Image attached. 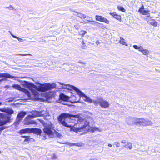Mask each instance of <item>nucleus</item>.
Returning a JSON list of instances; mask_svg holds the SVG:
<instances>
[{
  "instance_id": "obj_35",
  "label": "nucleus",
  "mask_w": 160,
  "mask_h": 160,
  "mask_svg": "<svg viewBox=\"0 0 160 160\" xmlns=\"http://www.w3.org/2000/svg\"><path fill=\"white\" fill-rule=\"evenodd\" d=\"M102 22H104L107 24H109V20H108L106 18H103L102 21Z\"/></svg>"
},
{
  "instance_id": "obj_27",
  "label": "nucleus",
  "mask_w": 160,
  "mask_h": 160,
  "mask_svg": "<svg viewBox=\"0 0 160 160\" xmlns=\"http://www.w3.org/2000/svg\"><path fill=\"white\" fill-rule=\"evenodd\" d=\"M75 12L78 14V16L81 18H85L86 17V15L84 14L78 12Z\"/></svg>"
},
{
  "instance_id": "obj_31",
  "label": "nucleus",
  "mask_w": 160,
  "mask_h": 160,
  "mask_svg": "<svg viewBox=\"0 0 160 160\" xmlns=\"http://www.w3.org/2000/svg\"><path fill=\"white\" fill-rule=\"evenodd\" d=\"M9 32L12 35V36L13 38H17V39H18V41H19V42H23V40H22V39L20 38H18V37H17L14 35H13L12 33L10 31H9Z\"/></svg>"
},
{
  "instance_id": "obj_24",
  "label": "nucleus",
  "mask_w": 160,
  "mask_h": 160,
  "mask_svg": "<svg viewBox=\"0 0 160 160\" xmlns=\"http://www.w3.org/2000/svg\"><path fill=\"white\" fill-rule=\"evenodd\" d=\"M123 146L127 148L131 149L132 148V145L131 142H127L126 143V144L124 145Z\"/></svg>"
},
{
  "instance_id": "obj_14",
  "label": "nucleus",
  "mask_w": 160,
  "mask_h": 160,
  "mask_svg": "<svg viewBox=\"0 0 160 160\" xmlns=\"http://www.w3.org/2000/svg\"><path fill=\"white\" fill-rule=\"evenodd\" d=\"M60 100L64 101H68L69 99V97L63 93H62L59 95Z\"/></svg>"
},
{
  "instance_id": "obj_21",
  "label": "nucleus",
  "mask_w": 160,
  "mask_h": 160,
  "mask_svg": "<svg viewBox=\"0 0 160 160\" xmlns=\"http://www.w3.org/2000/svg\"><path fill=\"white\" fill-rule=\"evenodd\" d=\"M40 117L42 116H49V114L47 110H42L40 111Z\"/></svg>"
},
{
  "instance_id": "obj_38",
  "label": "nucleus",
  "mask_w": 160,
  "mask_h": 160,
  "mask_svg": "<svg viewBox=\"0 0 160 160\" xmlns=\"http://www.w3.org/2000/svg\"><path fill=\"white\" fill-rule=\"evenodd\" d=\"M58 83L59 84L62 85V87H61V88H63V89H66V88H67V84H63V83H61V82H58Z\"/></svg>"
},
{
  "instance_id": "obj_34",
  "label": "nucleus",
  "mask_w": 160,
  "mask_h": 160,
  "mask_svg": "<svg viewBox=\"0 0 160 160\" xmlns=\"http://www.w3.org/2000/svg\"><path fill=\"white\" fill-rule=\"evenodd\" d=\"M118 8L119 10L123 12H125L126 11L125 9L122 6H118Z\"/></svg>"
},
{
  "instance_id": "obj_3",
  "label": "nucleus",
  "mask_w": 160,
  "mask_h": 160,
  "mask_svg": "<svg viewBox=\"0 0 160 160\" xmlns=\"http://www.w3.org/2000/svg\"><path fill=\"white\" fill-rule=\"evenodd\" d=\"M78 124V127L73 126V124L68 125L65 122H63L62 124L65 125L66 127L70 128V131H72L76 132L82 131H88L90 128L89 125V122L82 118L79 117Z\"/></svg>"
},
{
  "instance_id": "obj_54",
  "label": "nucleus",
  "mask_w": 160,
  "mask_h": 160,
  "mask_svg": "<svg viewBox=\"0 0 160 160\" xmlns=\"http://www.w3.org/2000/svg\"><path fill=\"white\" fill-rule=\"evenodd\" d=\"M90 160H94L93 159H90Z\"/></svg>"
},
{
  "instance_id": "obj_6",
  "label": "nucleus",
  "mask_w": 160,
  "mask_h": 160,
  "mask_svg": "<svg viewBox=\"0 0 160 160\" xmlns=\"http://www.w3.org/2000/svg\"><path fill=\"white\" fill-rule=\"evenodd\" d=\"M136 124L140 126H150L153 124V122L147 118H140L136 119Z\"/></svg>"
},
{
  "instance_id": "obj_9",
  "label": "nucleus",
  "mask_w": 160,
  "mask_h": 160,
  "mask_svg": "<svg viewBox=\"0 0 160 160\" xmlns=\"http://www.w3.org/2000/svg\"><path fill=\"white\" fill-rule=\"evenodd\" d=\"M94 102L95 105L99 104L101 107L104 108H107L110 106V104L108 101L104 100L101 97L98 98L96 102Z\"/></svg>"
},
{
  "instance_id": "obj_40",
  "label": "nucleus",
  "mask_w": 160,
  "mask_h": 160,
  "mask_svg": "<svg viewBox=\"0 0 160 160\" xmlns=\"http://www.w3.org/2000/svg\"><path fill=\"white\" fill-rule=\"evenodd\" d=\"M98 22L95 21H93L92 20L90 22V23L93 25H95Z\"/></svg>"
},
{
  "instance_id": "obj_55",
  "label": "nucleus",
  "mask_w": 160,
  "mask_h": 160,
  "mask_svg": "<svg viewBox=\"0 0 160 160\" xmlns=\"http://www.w3.org/2000/svg\"><path fill=\"white\" fill-rule=\"evenodd\" d=\"M2 102H0V106H1L2 105Z\"/></svg>"
},
{
  "instance_id": "obj_37",
  "label": "nucleus",
  "mask_w": 160,
  "mask_h": 160,
  "mask_svg": "<svg viewBox=\"0 0 160 160\" xmlns=\"http://www.w3.org/2000/svg\"><path fill=\"white\" fill-rule=\"evenodd\" d=\"M87 18V20H86V21H84L85 23H87L88 22L87 21L90 22L92 20V18L90 17H88Z\"/></svg>"
},
{
  "instance_id": "obj_4",
  "label": "nucleus",
  "mask_w": 160,
  "mask_h": 160,
  "mask_svg": "<svg viewBox=\"0 0 160 160\" xmlns=\"http://www.w3.org/2000/svg\"><path fill=\"white\" fill-rule=\"evenodd\" d=\"M0 111L8 114L0 113V126H2L10 121V119L11 117L10 115L12 114L14 112V111L12 109L9 108H0Z\"/></svg>"
},
{
  "instance_id": "obj_36",
  "label": "nucleus",
  "mask_w": 160,
  "mask_h": 160,
  "mask_svg": "<svg viewBox=\"0 0 160 160\" xmlns=\"http://www.w3.org/2000/svg\"><path fill=\"white\" fill-rule=\"evenodd\" d=\"M114 144L115 145L117 148H118L120 147V143L118 141L114 142Z\"/></svg>"
},
{
  "instance_id": "obj_43",
  "label": "nucleus",
  "mask_w": 160,
  "mask_h": 160,
  "mask_svg": "<svg viewBox=\"0 0 160 160\" xmlns=\"http://www.w3.org/2000/svg\"><path fill=\"white\" fill-rule=\"evenodd\" d=\"M16 55H19L21 56H25L27 55H29V56H32V55L31 54H17Z\"/></svg>"
},
{
  "instance_id": "obj_13",
  "label": "nucleus",
  "mask_w": 160,
  "mask_h": 160,
  "mask_svg": "<svg viewBox=\"0 0 160 160\" xmlns=\"http://www.w3.org/2000/svg\"><path fill=\"white\" fill-rule=\"evenodd\" d=\"M2 77H5L9 78H18V77H15L9 74H8L7 73H0V78Z\"/></svg>"
},
{
  "instance_id": "obj_15",
  "label": "nucleus",
  "mask_w": 160,
  "mask_h": 160,
  "mask_svg": "<svg viewBox=\"0 0 160 160\" xmlns=\"http://www.w3.org/2000/svg\"><path fill=\"white\" fill-rule=\"evenodd\" d=\"M32 115H29L32 118H35L36 117H40V111L38 112L36 111H32L31 112Z\"/></svg>"
},
{
  "instance_id": "obj_22",
  "label": "nucleus",
  "mask_w": 160,
  "mask_h": 160,
  "mask_svg": "<svg viewBox=\"0 0 160 160\" xmlns=\"http://www.w3.org/2000/svg\"><path fill=\"white\" fill-rule=\"evenodd\" d=\"M110 14L118 20L121 19V17L120 15L117 14L116 12L110 13Z\"/></svg>"
},
{
  "instance_id": "obj_25",
  "label": "nucleus",
  "mask_w": 160,
  "mask_h": 160,
  "mask_svg": "<svg viewBox=\"0 0 160 160\" xmlns=\"http://www.w3.org/2000/svg\"><path fill=\"white\" fill-rule=\"evenodd\" d=\"M119 42L122 44L128 46V45L126 42L125 40L122 38H120V40Z\"/></svg>"
},
{
  "instance_id": "obj_19",
  "label": "nucleus",
  "mask_w": 160,
  "mask_h": 160,
  "mask_svg": "<svg viewBox=\"0 0 160 160\" xmlns=\"http://www.w3.org/2000/svg\"><path fill=\"white\" fill-rule=\"evenodd\" d=\"M148 23L154 27H156L158 25V22L155 21L154 19H151L148 20Z\"/></svg>"
},
{
  "instance_id": "obj_2",
  "label": "nucleus",
  "mask_w": 160,
  "mask_h": 160,
  "mask_svg": "<svg viewBox=\"0 0 160 160\" xmlns=\"http://www.w3.org/2000/svg\"><path fill=\"white\" fill-rule=\"evenodd\" d=\"M79 118V115H72L68 113H63L60 115L58 119L60 123L63 126L66 127L62 124L63 122H65L68 125L73 124V126L75 127L76 124L78 123Z\"/></svg>"
},
{
  "instance_id": "obj_11",
  "label": "nucleus",
  "mask_w": 160,
  "mask_h": 160,
  "mask_svg": "<svg viewBox=\"0 0 160 160\" xmlns=\"http://www.w3.org/2000/svg\"><path fill=\"white\" fill-rule=\"evenodd\" d=\"M30 116H28L26 117L24 120V124H25L29 125L30 124H34L36 123V122L30 119L32 118Z\"/></svg>"
},
{
  "instance_id": "obj_57",
  "label": "nucleus",
  "mask_w": 160,
  "mask_h": 160,
  "mask_svg": "<svg viewBox=\"0 0 160 160\" xmlns=\"http://www.w3.org/2000/svg\"><path fill=\"white\" fill-rule=\"evenodd\" d=\"M81 63H82V64H85L84 63H83V62H81Z\"/></svg>"
},
{
  "instance_id": "obj_46",
  "label": "nucleus",
  "mask_w": 160,
  "mask_h": 160,
  "mask_svg": "<svg viewBox=\"0 0 160 160\" xmlns=\"http://www.w3.org/2000/svg\"><path fill=\"white\" fill-rule=\"evenodd\" d=\"M9 9L10 10H13L14 8L12 6H10V7H8Z\"/></svg>"
},
{
  "instance_id": "obj_28",
  "label": "nucleus",
  "mask_w": 160,
  "mask_h": 160,
  "mask_svg": "<svg viewBox=\"0 0 160 160\" xmlns=\"http://www.w3.org/2000/svg\"><path fill=\"white\" fill-rule=\"evenodd\" d=\"M103 17L101 16H99L98 15H96L95 16V18L96 20L102 22Z\"/></svg>"
},
{
  "instance_id": "obj_42",
  "label": "nucleus",
  "mask_w": 160,
  "mask_h": 160,
  "mask_svg": "<svg viewBox=\"0 0 160 160\" xmlns=\"http://www.w3.org/2000/svg\"><path fill=\"white\" fill-rule=\"evenodd\" d=\"M5 128V127L4 126H2L0 127V134H1L2 131Z\"/></svg>"
},
{
  "instance_id": "obj_30",
  "label": "nucleus",
  "mask_w": 160,
  "mask_h": 160,
  "mask_svg": "<svg viewBox=\"0 0 160 160\" xmlns=\"http://www.w3.org/2000/svg\"><path fill=\"white\" fill-rule=\"evenodd\" d=\"M82 41L81 42L82 45L81 46V48L83 49H85L87 47L85 45V43L84 42V41L83 39H82Z\"/></svg>"
},
{
  "instance_id": "obj_1",
  "label": "nucleus",
  "mask_w": 160,
  "mask_h": 160,
  "mask_svg": "<svg viewBox=\"0 0 160 160\" xmlns=\"http://www.w3.org/2000/svg\"><path fill=\"white\" fill-rule=\"evenodd\" d=\"M21 83L23 87L27 88L31 91L32 93L31 95L34 97L33 99L37 98L39 96L37 91L44 92L55 88L56 87L55 83L43 84L38 87L33 83L25 81H21Z\"/></svg>"
},
{
  "instance_id": "obj_58",
  "label": "nucleus",
  "mask_w": 160,
  "mask_h": 160,
  "mask_svg": "<svg viewBox=\"0 0 160 160\" xmlns=\"http://www.w3.org/2000/svg\"><path fill=\"white\" fill-rule=\"evenodd\" d=\"M1 152L0 151V153H1Z\"/></svg>"
},
{
  "instance_id": "obj_56",
  "label": "nucleus",
  "mask_w": 160,
  "mask_h": 160,
  "mask_svg": "<svg viewBox=\"0 0 160 160\" xmlns=\"http://www.w3.org/2000/svg\"><path fill=\"white\" fill-rule=\"evenodd\" d=\"M42 121H43V120H41V121H40V122H42Z\"/></svg>"
},
{
  "instance_id": "obj_16",
  "label": "nucleus",
  "mask_w": 160,
  "mask_h": 160,
  "mask_svg": "<svg viewBox=\"0 0 160 160\" xmlns=\"http://www.w3.org/2000/svg\"><path fill=\"white\" fill-rule=\"evenodd\" d=\"M66 89L69 90H72V89H73L76 91L77 94H78V92H79L80 90L77 87L70 84H67Z\"/></svg>"
},
{
  "instance_id": "obj_8",
  "label": "nucleus",
  "mask_w": 160,
  "mask_h": 160,
  "mask_svg": "<svg viewBox=\"0 0 160 160\" xmlns=\"http://www.w3.org/2000/svg\"><path fill=\"white\" fill-rule=\"evenodd\" d=\"M12 87L14 89L24 92L28 97L29 99H33L34 98L32 96L31 94L29 91L25 88H22L20 85L17 84H13Z\"/></svg>"
},
{
  "instance_id": "obj_29",
  "label": "nucleus",
  "mask_w": 160,
  "mask_h": 160,
  "mask_svg": "<svg viewBox=\"0 0 160 160\" xmlns=\"http://www.w3.org/2000/svg\"><path fill=\"white\" fill-rule=\"evenodd\" d=\"M33 139L32 138H30L29 136H28L27 138H26L24 140V142H31L33 141Z\"/></svg>"
},
{
  "instance_id": "obj_5",
  "label": "nucleus",
  "mask_w": 160,
  "mask_h": 160,
  "mask_svg": "<svg viewBox=\"0 0 160 160\" xmlns=\"http://www.w3.org/2000/svg\"><path fill=\"white\" fill-rule=\"evenodd\" d=\"M44 132L50 138L53 137V134L55 132L53 124L51 123H47L44 125L43 129Z\"/></svg>"
},
{
  "instance_id": "obj_12",
  "label": "nucleus",
  "mask_w": 160,
  "mask_h": 160,
  "mask_svg": "<svg viewBox=\"0 0 160 160\" xmlns=\"http://www.w3.org/2000/svg\"><path fill=\"white\" fill-rule=\"evenodd\" d=\"M138 118L128 117L126 118V122L129 125H131L133 124H136V119Z\"/></svg>"
},
{
  "instance_id": "obj_18",
  "label": "nucleus",
  "mask_w": 160,
  "mask_h": 160,
  "mask_svg": "<svg viewBox=\"0 0 160 160\" xmlns=\"http://www.w3.org/2000/svg\"><path fill=\"white\" fill-rule=\"evenodd\" d=\"M31 133H34L40 135L42 131L39 129L33 128H31Z\"/></svg>"
},
{
  "instance_id": "obj_51",
  "label": "nucleus",
  "mask_w": 160,
  "mask_h": 160,
  "mask_svg": "<svg viewBox=\"0 0 160 160\" xmlns=\"http://www.w3.org/2000/svg\"><path fill=\"white\" fill-rule=\"evenodd\" d=\"M21 137L25 138L26 139V138H27L28 137V136H22Z\"/></svg>"
},
{
  "instance_id": "obj_33",
  "label": "nucleus",
  "mask_w": 160,
  "mask_h": 160,
  "mask_svg": "<svg viewBox=\"0 0 160 160\" xmlns=\"http://www.w3.org/2000/svg\"><path fill=\"white\" fill-rule=\"evenodd\" d=\"M133 47L135 49H138L139 51H140L142 47L141 46H138L137 45H133Z\"/></svg>"
},
{
  "instance_id": "obj_41",
  "label": "nucleus",
  "mask_w": 160,
  "mask_h": 160,
  "mask_svg": "<svg viewBox=\"0 0 160 160\" xmlns=\"http://www.w3.org/2000/svg\"><path fill=\"white\" fill-rule=\"evenodd\" d=\"M52 159H56L57 158V157L55 154H53L52 156Z\"/></svg>"
},
{
  "instance_id": "obj_20",
  "label": "nucleus",
  "mask_w": 160,
  "mask_h": 160,
  "mask_svg": "<svg viewBox=\"0 0 160 160\" xmlns=\"http://www.w3.org/2000/svg\"><path fill=\"white\" fill-rule=\"evenodd\" d=\"M31 133V128H26L24 129H22L20 130L19 131V133L20 134H25L26 133Z\"/></svg>"
},
{
  "instance_id": "obj_53",
  "label": "nucleus",
  "mask_w": 160,
  "mask_h": 160,
  "mask_svg": "<svg viewBox=\"0 0 160 160\" xmlns=\"http://www.w3.org/2000/svg\"><path fill=\"white\" fill-rule=\"evenodd\" d=\"M72 98H73V99H74V98H76V97L75 96H72Z\"/></svg>"
},
{
  "instance_id": "obj_50",
  "label": "nucleus",
  "mask_w": 160,
  "mask_h": 160,
  "mask_svg": "<svg viewBox=\"0 0 160 160\" xmlns=\"http://www.w3.org/2000/svg\"><path fill=\"white\" fill-rule=\"evenodd\" d=\"M100 43V42L98 41H97L96 42V44L97 45H98Z\"/></svg>"
},
{
  "instance_id": "obj_7",
  "label": "nucleus",
  "mask_w": 160,
  "mask_h": 160,
  "mask_svg": "<svg viewBox=\"0 0 160 160\" xmlns=\"http://www.w3.org/2000/svg\"><path fill=\"white\" fill-rule=\"evenodd\" d=\"M79 96V97L77 100H76L74 101L75 102H78L80 99V97H82L84 101L89 103L93 102L94 104V102H96V100H92L89 97L86 96L84 93L81 91L80 90L78 92V94Z\"/></svg>"
},
{
  "instance_id": "obj_39",
  "label": "nucleus",
  "mask_w": 160,
  "mask_h": 160,
  "mask_svg": "<svg viewBox=\"0 0 160 160\" xmlns=\"http://www.w3.org/2000/svg\"><path fill=\"white\" fill-rule=\"evenodd\" d=\"M86 33V32L85 31H81L79 32V34L80 35H82V36L84 35Z\"/></svg>"
},
{
  "instance_id": "obj_32",
  "label": "nucleus",
  "mask_w": 160,
  "mask_h": 160,
  "mask_svg": "<svg viewBox=\"0 0 160 160\" xmlns=\"http://www.w3.org/2000/svg\"><path fill=\"white\" fill-rule=\"evenodd\" d=\"M55 136H56L57 137H59V138H60L62 137V135H61V134L59 133L58 132H57L55 130V132L53 134V137Z\"/></svg>"
},
{
  "instance_id": "obj_45",
  "label": "nucleus",
  "mask_w": 160,
  "mask_h": 160,
  "mask_svg": "<svg viewBox=\"0 0 160 160\" xmlns=\"http://www.w3.org/2000/svg\"><path fill=\"white\" fill-rule=\"evenodd\" d=\"M93 130L94 131H101V130H100L98 128H93Z\"/></svg>"
},
{
  "instance_id": "obj_52",
  "label": "nucleus",
  "mask_w": 160,
  "mask_h": 160,
  "mask_svg": "<svg viewBox=\"0 0 160 160\" xmlns=\"http://www.w3.org/2000/svg\"><path fill=\"white\" fill-rule=\"evenodd\" d=\"M108 146L109 147H112V145L111 144H108Z\"/></svg>"
},
{
  "instance_id": "obj_44",
  "label": "nucleus",
  "mask_w": 160,
  "mask_h": 160,
  "mask_svg": "<svg viewBox=\"0 0 160 160\" xmlns=\"http://www.w3.org/2000/svg\"><path fill=\"white\" fill-rule=\"evenodd\" d=\"M75 28L77 29H78L80 28V26L78 24H77L74 26Z\"/></svg>"
},
{
  "instance_id": "obj_10",
  "label": "nucleus",
  "mask_w": 160,
  "mask_h": 160,
  "mask_svg": "<svg viewBox=\"0 0 160 160\" xmlns=\"http://www.w3.org/2000/svg\"><path fill=\"white\" fill-rule=\"evenodd\" d=\"M26 114V112L21 111L17 115L16 123L18 124L20 122L22 119L25 115Z\"/></svg>"
},
{
  "instance_id": "obj_47",
  "label": "nucleus",
  "mask_w": 160,
  "mask_h": 160,
  "mask_svg": "<svg viewBox=\"0 0 160 160\" xmlns=\"http://www.w3.org/2000/svg\"><path fill=\"white\" fill-rule=\"evenodd\" d=\"M11 86L9 85H6L5 86L4 88H10L11 87Z\"/></svg>"
},
{
  "instance_id": "obj_49",
  "label": "nucleus",
  "mask_w": 160,
  "mask_h": 160,
  "mask_svg": "<svg viewBox=\"0 0 160 160\" xmlns=\"http://www.w3.org/2000/svg\"><path fill=\"white\" fill-rule=\"evenodd\" d=\"M121 142L123 144H125L127 143L126 142V140H122L121 141Z\"/></svg>"
},
{
  "instance_id": "obj_26",
  "label": "nucleus",
  "mask_w": 160,
  "mask_h": 160,
  "mask_svg": "<svg viewBox=\"0 0 160 160\" xmlns=\"http://www.w3.org/2000/svg\"><path fill=\"white\" fill-rule=\"evenodd\" d=\"M67 144L68 145L71 146H76L80 147L82 146L81 144L79 143H71L69 142H68L67 143Z\"/></svg>"
},
{
  "instance_id": "obj_48",
  "label": "nucleus",
  "mask_w": 160,
  "mask_h": 160,
  "mask_svg": "<svg viewBox=\"0 0 160 160\" xmlns=\"http://www.w3.org/2000/svg\"><path fill=\"white\" fill-rule=\"evenodd\" d=\"M13 100V99L12 98H11L7 102H12Z\"/></svg>"
},
{
  "instance_id": "obj_17",
  "label": "nucleus",
  "mask_w": 160,
  "mask_h": 160,
  "mask_svg": "<svg viewBox=\"0 0 160 160\" xmlns=\"http://www.w3.org/2000/svg\"><path fill=\"white\" fill-rule=\"evenodd\" d=\"M143 6H142V8L139 9L138 11L139 12L142 14L143 15H146L148 17H149L150 16V14L148 12V11L143 10Z\"/></svg>"
},
{
  "instance_id": "obj_23",
  "label": "nucleus",
  "mask_w": 160,
  "mask_h": 160,
  "mask_svg": "<svg viewBox=\"0 0 160 160\" xmlns=\"http://www.w3.org/2000/svg\"><path fill=\"white\" fill-rule=\"evenodd\" d=\"M140 52H141L142 53L145 55H148L149 53V51L147 49H143L142 47Z\"/></svg>"
}]
</instances>
